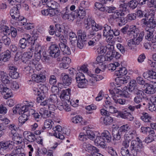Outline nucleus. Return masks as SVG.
<instances>
[{
  "label": "nucleus",
  "instance_id": "49",
  "mask_svg": "<svg viewBox=\"0 0 156 156\" xmlns=\"http://www.w3.org/2000/svg\"><path fill=\"white\" fill-rule=\"evenodd\" d=\"M91 78L88 81V84L93 85L97 81V78L96 77V74H92L91 75Z\"/></svg>",
  "mask_w": 156,
  "mask_h": 156
},
{
  "label": "nucleus",
  "instance_id": "29",
  "mask_svg": "<svg viewBox=\"0 0 156 156\" xmlns=\"http://www.w3.org/2000/svg\"><path fill=\"white\" fill-rule=\"evenodd\" d=\"M126 46L128 47L129 49L133 51L136 50V44H135L134 41L133 39H130L128 41Z\"/></svg>",
  "mask_w": 156,
  "mask_h": 156
},
{
  "label": "nucleus",
  "instance_id": "45",
  "mask_svg": "<svg viewBox=\"0 0 156 156\" xmlns=\"http://www.w3.org/2000/svg\"><path fill=\"white\" fill-rule=\"evenodd\" d=\"M2 40L3 43L6 46H9L11 42L10 39L7 36H3L2 38Z\"/></svg>",
  "mask_w": 156,
  "mask_h": 156
},
{
  "label": "nucleus",
  "instance_id": "15",
  "mask_svg": "<svg viewBox=\"0 0 156 156\" xmlns=\"http://www.w3.org/2000/svg\"><path fill=\"white\" fill-rule=\"evenodd\" d=\"M75 12L76 14V15L77 17L81 19L84 18L86 14L85 9L83 7H79V10H77V12Z\"/></svg>",
  "mask_w": 156,
  "mask_h": 156
},
{
  "label": "nucleus",
  "instance_id": "41",
  "mask_svg": "<svg viewBox=\"0 0 156 156\" xmlns=\"http://www.w3.org/2000/svg\"><path fill=\"white\" fill-rule=\"evenodd\" d=\"M149 30L147 31V36H145V39L150 40L153 38L154 36L153 33L154 31V29H148Z\"/></svg>",
  "mask_w": 156,
  "mask_h": 156
},
{
  "label": "nucleus",
  "instance_id": "20",
  "mask_svg": "<svg viewBox=\"0 0 156 156\" xmlns=\"http://www.w3.org/2000/svg\"><path fill=\"white\" fill-rule=\"evenodd\" d=\"M104 29L103 30V36L104 37H107L108 36L110 35L111 32L112 30V28L108 26V24H106L104 25Z\"/></svg>",
  "mask_w": 156,
  "mask_h": 156
},
{
  "label": "nucleus",
  "instance_id": "51",
  "mask_svg": "<svg viewBox=\"0 0 156 156\" xmlns=\"http://www.w3.org/2000/svg\"><path fill=\"white\" fill-rule=\"evenodd\" d=\"M119 26L124 25L126 22L123 17H121L115 20Z\"/></svg>",
  "mask_w": 156,
  "mask_h": 156
},
{
  "label": "nucleus",
  "instance_id": "13",
  "mask_svg": "<svg viewBox=\"0 0 156 156\" xmlns=\"http://www.w3.org/2000/svg\"><path fill=\"white\" fill-rule=\"evenodd\" d=\"M102 139L105 142L109 143L112 141L111 134L107 130H105L101 134Z\"/></svg>",
  "mask_w": 156,
  "mask_h": 156
},
{
  "label": "nucleus",
  "instance_id": "55",
  "mask_svg": "<svg viewBox=\"0 0 156 156\" xmlns=\"http://www.w3.org/2000/svg\"><path fill=\"white\" fill-rule=\"evenodd\" d=\"M24 37L22 38V39L25 40L26 41L29 43H32L33 41L32 38L31 37L30 35L28 34H25L24 35Z\"/></svg>",
  "mask_w": 156,
  "mask_h": 156
},
{
  "label": "nucleus",
  "instance_id": "27",
  "mask_svg": "<svg viewBox=\"0 0 156 156\" xmlns=\"http://www.w3.org/2000/svg\"><path fill=\"white\" fill-rule=\"evenodd\" d=\"M62 81L64 84L67 86L70 84L72 82L70 77H69L68 75L65 74H62Z\"/></svg>",
  "mask_w": 156,
  "mask_h": 156
},
{
  "label": "nucleus",
  "instance_id": "1",
  "mask_svg": "<svg viewBox=\"0 0 156 156\" xmlns=\"http://www.w3.org/2000/svg\"><path fill=\"white\" fill-rule=\"evenodd\" d=\"M127 71L125 67L120 68L115 72V74L117 76H124L117 77L115 79V81L117 84L122 85L127 83L130 81V77L129 76H125L127 73Z\"/></svg>",
  "mask_w": 156,
  "mask_h": 156
},
{
  "label": "nucleus",
  "instance_id": "34",
  "mask_svg": "<svg viewBox=\"0 0 156 156\" xmlns=\"http://www.w3.org/2000/svg\"><path fill=\"white\" fill-rule=\"evenodd\" d=\"M3 94L5 93L4 94V98L5 99H7L10 97H11L12 95V92L11 90L8 88L5 87L3 92Z\"/></svg>",
  "mask_w": 156,
  "mask_h": 156
},
{
  "label": "nucleus",
  "instance_id": "42",
  "mask_svg": "<svg viewBox=\"0 0 156 156\" xmlns=\"http://www.w3.org/2000/svg\"><path fill=\"white\" fill-rule=\"evenodd\" d=\"M20 149H14L11 152L10 154H5L4 156H20L19 155V154L20 153Z\"/></svg>",
  "mask_w": 156,
  "mask_h": 156
},
{
  "label": "nucleus",
  "instance_id": "61",
  "mask_svg": "<svg viewBox=\"0 0 156 156\" xmlns=\"http://www.w3.org/2000/svg\"><path fill=\"white\" fill-rule=\"evenodd\" d=\"M56 77L54 75H51L50 77L49 82L50 84L54 85L56 83Z\"/></svg>",
  "mask_w": 156,
  "mask_h": 156
},
{
  "label": "nucleus",
  "instance_id": "22",
  "mask_svg": "<svg viewBox=\"0 0 156 156\" xmlns=\"http://www.w3.org/2000/svg\"><path fill=\"white\" fill-rule=\"evenodd\" d=\"M69 39L73 46L76 45V41L78 40L76 34L73 32H71L69 33Z\"/></svg>",
  "mask_w": 156,
  "mask_h": 156
},
{
  "label": "nucleus",
  "instance_id": "14",
  "mask_svg": "<svg viewBox=\"0 0 156 156\" xmlns=\"http://www.w3.org/2000/svg\"><path fill=\"white\" fill-rule=\"evenodd\" d=\"M45 78V76L42 74L39 75L34 74L32 76V80L37 83L44 80Z\"/></svg>",
  "mask_w": 156,
  "mask_h": 156
},
{
  "label": "nucleus",
  "instance_id": "21",
  "mask_svg": "<svg viewBox=\"0 0 156 156\" xmlns=\"http://www.w3.org/2000/svg\"><path fill=\"white\" fill-rule=\"evenodd\" d=\"M101 122L105 125H109L113 121V119L110 116H107L105 117H101L100 119Z\"/></svg>",
  "mask_w": 156,
  "mask_h": 156
},
{
  "label": "nucleus",
  "instance_id": "30",
  "mask_svg": "<svg viewBox=\"0 0 156 156\" xmlns=\"http://www.w3.org/2000/svg\"><path fill=\"white\" fill-rule=\"evenodd\" d=\"M136 132V131L133 130L130 131L128 133H125L124 135L125 139L131 141L135 136Z\"/></svg>",
  "mask_w": 156,
  "mask_h": 156
},
{
  "label": "nucleus",
  "instance_id": "25",
  "mask_svg": "<svg viewBox=\"0 0 156 156\" xmlns=\"http://www.w3.org/2000/svg\"><path fill=\"white\" fill-rule=\"evenodd\" d=\"M42 50L41 46L39 44H36L35 48V56L38 59H40L41 58V52Z\"/></svg>",
  "mask_w": 156,
  "mask_h": 156
},
{
  "label": "nucleus",
  "instance_id": "6",
  "mask_svg": "<svg viewBox=\"0 0 156 156\" xmlns=\"http://www.w3.org/2000/svg\"><path fill=\"white\" fill-rule=\"evenodd\" d=\"M49 48L50 54L52 57L55 58L59 55L60 51L58 46L57 44H51Z\"/></svg>",
  "mask_w": 156,
  "mask_h": 156
},
{
  "label": "nucleus",
  "instance_id": "33",
  "mask_svg": "<svg viewBox=\"0 0 156 156\" xmlns=\"http://www.w3.org/2000/svg\"><path fill=\"white\" fill-rule=\"evenodd\" d=\"M129 91L132 92V90L138 87V85L135 80H131L129 83Z\"/></svg>",
  "mask_w": 156,
  "mask_h": 156
},
{
  "label": "nucleus",
  "instance_id": "47",
  "mask_svg": "<svg viewBox=\"0 0 156 156\" xmlns=\"http://www.w3.org/2000/svg\"><path fill=\"white\" fill-rule=\"evenodd\" d=\"M132 92L136 96H143L144 93L143 91L139 88V87L132 90Z\"/></svg>",
  "mask_w": 156,
  "mask_h": 156
},
{
  "label": "nucleus",
  "instance_id": "44",
  "mask_svg": "<svg viewBox=\"0 0 156 156\" xmlns=\"http://www.w3.org/2000/svg\"><path fill=\"white\" fill-rule=\"evenodd\" d=\"M37 59H33L32 60L30 61L28 63V66L31 68H35L36 66L37 65L38 63V61Z\"/></svg>",
  "mask_w": 156,
  "mask_h": 156
},
{
  "label": "nucleus",
  "instance_id": "50",
  "mask_svg": "<svg viewBox=\"0 0 156 156\" xmlns=\"http://www.w3.org/2000/svg\"><path fill=\"white\" fill-rule=\"evenodd\" d=\"M86 41H84L83 38L78 39L76 41V44L78 48L80 49H82L84 46L83 43Z\"/></svg>",
  "mask_w": 156,
  "mask_h": 156
},
{
  "label": "nucleus",
  "instance_id": "7",
  "mask_svg": "<svg viewBox=\"0 0 156 156\" xmlns=\"http://www.w3.org/2000/svg\"><path fill=\"white\" fill-rule=\"evenodd\" d=\"M144 146L143 145L131 144L130 148L134 156H136L137 154L144 151Z\"/></svg>",
  "mask_w": 156,
  "mask_h": 156
},
{
  "label": "nucleus",
  "instance_id": "12",
  "mask_svg": "<svg viewBox=\"0 0 156 156\" xmlns=\"http://www.w3.org/2000/svg\"><path fill=\"white\" fill-rule=\"evenodd\" d=\"M126 12L121 10H116L110 15V18L115 20L121 17H123L126 15Z\"/></svg>",
  "mask_w": 156,
  "mask_h": 156
},
{
  "label": "nucleus",
  "instance_id": "23",
  "mask_svg": "<svg viewBox=\"0 0 156 156\" xmlns=\"http://www.w3.org/2000/svg\"><path fill=\"white\" fill-rule=\"evenodd\" d=\"M147 87L146 88L145 92L148 94H152L155 93V89L154 87L155 86L154 84V83H152L151 84L146 83Z\"/></svg>",
  "mask_w": 156,
  "mask_h": 156
},
{
  "label": "nucleus",
  "instance_id": "64",
  "mask_svg": "<svg viewBox=\"0 0 156 156\" xmlns=\"http://www.w3.org/2000/svg\"><path fill=\"white\" fill-rule=\"evenodd\" d=\"M48 100H49V102H51V103L53 104L56 102L57 101L56 96L55 94L51 95Z\"/></svg>",
  "mask_w": 156,
  "mask_h": 156
},
{
  "label": "nucleus",
  "instance_id": "10",
  "mask_svg": "<svg viewBox=\"0 0 156 156\" xmlns=\"http://www.w3.org/2000/svg\"><path fill=\"white\" fill-rule=\"evenodd\" d=\"M139 32L138 28H137L135 25H132L130 27L129 30L127 32V34L131 37H136L139 34Z\"/></svg>",
  "mask_w": 156,
  "mask_h": 156
},
{
  "label": "nucleus",
  "instance_id": "63",
  "mask_svg": "<svg viewBox=\"0 0 156 156\" xmlns=\"http://www.w3.org/2000/svg\"><path fill=\"white\" fill-rule=\"evenodd\" d=\"M144 98V96H136L134 98L133 101L136 103L139 104L141 101Z\"/></svg>",
  "mask_w": 156,
  "mask_h": 156
},
{
  "label": "nucleus",
  "instance_id": "35",
  "mask_svg": "<svg viewBox=\"0 0 156 156\" xmlns=\"http://www.w3.org/2000/svg\"><path fill=\"white\" fill-rule=\"evenodd\" d=\"M141 119L145 122H150L151 117L148 113L143 112L141 116Z\"/></svg>",
  "mask_w": 156,
  "mask_h": 156
},
{
  "label": "nucleus",
  "instance_id": "56",
  "mask_svg": "<svg viewBox=\"0 0 156 156\" xmlns=\"http://www.w3.org/2000/svg\"><path fill=\"white\" fill-rule=\"evenodd\" d=\"M107 151L112 156H118L116 152L112 147H108L107 148Z\"/></svg>",
  "mask_w": 156,
  "mask_h": 156
},
{
  "label": "nucleus",
  "instance_id": "8",
  "mask_svg": "<svg viewBox=\"0 0 156 156\" xmlns=\"http://www.w3.org/2000/svg\"><path fill=\"white\" fill-rule=\"evenodd\" d=\"M71 90L69 88L63 90L60 95L61 98L65 100L66 103L69 102Z\"/></svg>",
  "mask_w": 156,
  "mask_h": 156
},
{
  "label": "nucleus",
  "instance_id": "48",
  "mask_svg": "<svg viewBox=\"0 0 156 156\" xmlns=\"http://www.w3.org/2000/svg\"><path fill=\"white\" fill-rule=\"evenodd\" d=\"M138 5L137 0H132L128 3V5L130 8L133 9L135 8Z\"/></svg>",
  "mask_w": 156,
  "mask_h": 156
},
{
  "label": "nucleus",
  "instance_id": "62",
  "mask_svg": "<svg viewBox=\"0 0 156 156\" xmlns=\"http://www.w3.org/2000/svg\"><path fill=\"white\" fill-rule=\"evenodd\" d=\"M106 108L108 110L109 113L110 112L111 113H116L118 112L117 109L112 106V105L108 106H106Z\"/></svg>",
  "mask_w": 156,
  "mask_h": 156
},
{
  "label": "nucleus",
  "instance_id": "40",
  "mask_svg": "<svg viewBox=\"0 0 156 156\" xmlns=\"http://www.w3.org/2000/svg\"><path fill=\"white\" fill-rule=\"evenodd\" d=\"M52 121L51 119L46 120L44 123V126L42 127L43 130L47 128H51L52 127Z\"/></svg>",
  "mask_w": 156,
  "mask_h": 156
},
{
  "label": "nucleus",
  "instance_id": "9",
  "mask_svg": "<svg viewBox=\"0 0 156 156\" xmlns=\"http://www.w3.org/2000/svg\"><path fill=\"white\" fill-rule=\"evenodd\" d=\"M83 147L89 153H97L99 151V150L96 147L87 142L83 143Z\"/></svg>",
  "mask_w": 156,
  "mask_h": 156
},
{
  "label": "nucleus",
  "instance_id": "59",
  "mask_svg": "<svg viewBox=\"0 0 156 156\" xmlns=\"http://www.w3.org/2000/svg\"><path fill=\"white\" fill-rule=\"evenodd\" d=\"M95 23L94 21L91 19V18L88 17L87 19H85L84 21V23L88 25L90 27V25L94 24Z\"/></svg>",
  "mask_w": 156,
  "mask_h": 156
},
{
  "label": "nucleus",
  "instance_id": "26",
  "mask_svg": "<svg viewBox=\"0 0 156 156\" xmlns=\"http://www.w3.org/2000/svg\"><path fill=\"white\" fill-rule=\"evenodd\" d=\"M22 115L19 118V122L22 124H24L28 119V117L30 115L29 112H26L25 113L21 114Z\"/></svg>",
  "mask_w": 156,
  "mask_h": 156
},
{
  "label": "nucleus",
  "instance_id": "4",
  "mask_svg": "<svg viewBox=\"0 0 156 156\" xmlns=\"http://www.w3.org/2000/svg\"><path fill=\"white\" fill-rule=\"evenodd\" d=\"M131 129L130 126L128 124L123 125L119 128L118 130L116 135H113L114 139L119 140L121 138V136L124 133H126Z\"/></svg>",
  "mask_w": 156,
  "mask_h": 156
},
{
  "label": "nucleus",
  "instance_id": "36",
  "mask_svg": "<svg viewBox=\"0 0 156 156\" xmlns=\"http://www.w3.org/2000/svg\"><path fill=\"white\" fill-rule=\"evenodd\" d=\"M113 99L114 101V102L116 104H119L120 105H124L126 102V100L123 99L118 98L116 96H113Z\"/></svg>",
  "mask_w": 156,
  "mask_h": 156
},
{
  "label": "nucleus",
  "instance_id": "28",
  "mask_svg": "<svg viewBox=\"0 0 156 156\" xmlns=\"http://www.w3.org/2000/svg\"><path fill=\"white\" fill-rule=\"evenodd\" d=\"M39 113L44 118H48L51 115L50 112L44 108H41L40 110Z\"/></svg>",
  "mask_w": 156,
  "mask_h": 156
},
{
  "label": "nucleus",
  "instance_id": "3",
  "mask_svg": "<svg viewBox=\"0 0 156 156\" xmlns=\"http://www.w3.org/2000/svg\"><path fill=\"white\" fill-rule=\"evenodd\" d=\"M14 143L10 140H3L0 142V154L4 155L5 154L4 150L7 151H10L13 148Z\"/></svg>",
  "mask_w": 156,
  "mask_h": 156
},
{
  "label": "nucleus",
  "instance_id": "24",
  "mask_svg": "<svg viewBox=\"0 0 156 156\" xmlns=\"http://www.w3.org/2000/svg\"><path fill=\"white\" fill-rule=\"evenodd\" d=\"M11 52L8 50H7L2 52L1 54V55L3 61L6 62L9 61L11 57Z\"/></svg>",
  "mask_w": 156,
  "mask_h": 156
},
{
  "label": "nucleus",
  "instance_id": "58",
  "mask_svg": "<svg viewBox=\"0 0 156 156\" xmlns=\"http://www.w3.org/2000/svg\"><path fill=\"white\" fill-rule=\"evenodd\" d=\"M75 11L71 12L70 13L68 14V15H66V16L63 17V18L64 19H69L71 20L72 19L75 18V16H76L75 14Z\"/></svg>",
  "mask_w": 156,
  "mask_h": 156
},
{
  "label": "nucleus",
  "instance_id": "18",
  "mask_svg": "<svg viewBox=\"0 0 156 156\" xmlns=\"http://www.w3.org/2000/svg\"><path fill=\"white\" fill-rule=\"evenodd\" d=\"M120 117L123 119H127L129 121H132L133 120V117L132 115L129 112L125 111L123 112H119Z\"/></svg>",
  "mask_w": 156,
  "mask_h": 156
},
{
  "label": "nucleus",
  "instance_id": "32",
  "mask_svg": "<svg viewBox=\"0 0 156 156\" xmlns=\"http://www.w3.org/2000/svg\"><path fill=\"white\" fill-rule=\"evenodd\" d=\"M25 139L28 141L31 142L34 141L36 139L35 135L32 133H27V135H25Z\"/></svg>",
  "mask_w": 156,
  "mask_h": 156
},
{
  "label": "nucleus",
  "instance_id": "60",
  "mask_svg": "<svg viewBox=\"0 0 156 156\" xmlns=\"http://www.w3.org/2000/svg\"><path fill=\"white\" fill-rule=\"evenodd\" d=\"M128 91H129V88H127L126 87H124L122 91L123 96L126 98H129L130 96V95Z\"/></svg>",
  "mask_w": 156,
  "mask_h": 156
},
{
  "label": "nucleus",
  "instance_id": "37",
  "mask_svg": "<svg viewBox=\"0 0 156 156\" xmlns=\"http://www.w3.org/2000/svg\"><path fill=\"white\" fill-rule=\"evenodd\" d=\"M94 29L92 28H90L89 29L86 30L87 33V36L88 38H93V37L96 34V33L94 31Z\"/></svg>",
  "mask_w": 156,
  "mask_h": 156
},
{
  "label": "nucleus",
  "instance_id": "2",
  "mask_svg": "<svg viewBox=\"0 0 156 156\" xmlns=\"http://www.w3.org/2000/svg\"><path fill=\"white\" fill-rule=\"evenodd\" d=\"M106 47L107 53L105 56V60L110 61L114 57L116 59H118L120 57L121 55L119 52L116 51L114 50V45H108L106 46Z\"/></svg>",
  "mask_w": 156,
  "mask_h": 156
},
{
  "label": "nucleus",
  "instance_id": "16",
  "mask_svg": "<svg viewBox=\"0 0 156 156\" xmlns=\"http://www.w3.org/2000/svg\"><path fill=\"white\" fill-rule=\"evenodd\" d=\"M120 117L123 119H127L129 121H132L133 120V117L132 115L129 112L125 111L123 112H119Z\"/></svg>",
  "mask_w": 156,
  "mask_h": 156
},
{
  "label": "nucleus",
  "instance_id": "57",
  "mask_svg": "<svg viewBox=\"0 0 156 156\" xmlns=\"http://www.w3.org/2000/svg\"><path fill=\"white\" fill-rule=\"evenodd\" d=\"M27 42H28L26 41L25 40L21 39L20 41L19 44V46L20 48L23 49H25L27 46Z\"/></svg>",
  "mask_w": 156,
  "mask_h": 156
},
{
  "label": "nucleus",
  "instance_id": "31",
  "mask_svg": "<svg viewBox=\"0 0 156 156\" xmlns=\"http://www.w3.org/2000/svg\"><path fill=\"white\" fill-rule=\"evenodd\" d=\"M156 26V23L155 21L152 17H151L149 19L147 27H148V29H154Z\"/></svg>",
  "mask_w": 156,
  "mask_h": 156
},
{
  "label": "nucleus",
  "instance_id": "53",
  "mask_svg": "<svg viewBox=\"0 0 156 156\" xmlns=\"http://www.w3.org/2000/svg\"><path fill=\"white\" fill-rule=\"evenodd\" d=\"M9 75L13 79H16L19 77V74L16 71H9Z\"/></svg>",
  "mask_w": 156,
  "mask_h": 156
},
{
  "label": "nucleus",
  "instance_id": "43",
  "mask_svg": "<svg viewBox=\"0 0 156 156\" xmlns=\"http://www.w3.org/2000/svg\"><path fill=\"white\" fill-rule=\"evenodd\" d=\"M1 78L4 84H8L9 83V77L8 76V74L5 73Z\"/></svg>",
  "mask_w": 156,
  "mask_h": 156
},
{
  "label": "nucleus",
  "instance_id": "38",
  "mask_svg": "<svg viewBox=\"0 0 156 156\" xmlns=\"http://www.w3.org/2000/svg\"><path fill=\"white\" fill-rule=\"evenodd\" d=\"M58 3L54 1H50L47 3L48 6L52 9H56L57 8Z\"/></svg>",
  "mask_w": 156,
  "mask_h": 156
},
{
  "label": "nucleus",
  "instance_id": "46",
  "mask_svg": "<svg viewBox=\"0 0 156 156\" xmlns=\"http://www.w3.org/2000/svg\"><path fill=\"white\" fill-rule=\"evenodd\" d=\"M76 79L77 83L83 80L86 79L84 75L80 72L78 73H77L76 74Z\"/></svg>",
  "mask_w": 156,
  "mask_h": 156
},
{
  "label": "nucleus",
  "instance_id": "39",
  "mask_svg": "<svg viewBox=\"0 0 156 156\" xmlns=\"http://www.w3.org/2000/svg\"><path fill=\"white\" fill-rule=\"evenodd\" d=\"M77 83L78 87L81 88L86 87L88 85V80L86 79L80 81Z\"/></svg>",
  "mask_w": 156,
  "mask_h": 156
},
{
  "label": "nucleus",
  "instance_id": "52",
  "mask_svg": "<svg viewBox=\"0 0 156 156\" xmlns=\"http://www.w3.org/2000/svg\"><path fill=\"white\" fill-rule=\"evenodd\" d=\"M10 87L14 90H17L19 88V85L18 83L16 81H13L10 84Z\"/></svg>",
  "mask_w": 156,
  "mask_h": 156
},
{
  "label": "nucleus",
  "instance_id": "19",
  "mask_svg": "<svg viewBox=\"0 0 156 156\" xmlns=\"http://www.w3.org/2000/svg\"><path fill=\"white\" fill-rule=\"evenodd\" d=\"M82 118L79 115H76L72 118V122L75 124H78L81 125L85 124V122L82 120Z\"/></svg>",
  "mask_w": 156,
  "mask_h": 156
},
{
  "label": "nucleus",
  "instance_id": "17",
  "mask_svg": "<svg viewBox=\"0 0 156 156\" xmlns=\"http://www.w3.org/2000/svg\"><path fill=\"white\" fill-rule=\"evenodd\" d=\"M120 117L123 119H127L129 121H132L133 120V117L132 115L129 112L125 111L123 112H119Z\"/></svg>",
  "mask_w": 156,
  "mask_h": 156
},
{
  "label": "nucleus",
  "instance_id": "5",
  "mask_svg": "<svg viewBox=\"0 0 156 156\" xmlns=\"http://www.w3.org/2000/svg\"><path fill=\"white\" fill-rule=\"evenodd\" d=\"M21 8V5L20 4H18L13 7L10 12V15L12 18L16 21L20 20V10Z\"/></svg>",
  "mask_w": 156,
  "mask_h": 156
},
{
  "label": "nucleus",
  "instance_id": "54",
  "mask_svg": "<svg viewBox=\"0 0 156 156\" xmlns=\"http://www.w3.org/2000/svg\"><path fill=\"white\" fill-rule=\"evenodd\" d=\"M87 138H89L91 140H93L95 137L94 133L91 130H88L86 131Z\"/></svg>",
  "mask_w": 156,
  "mask_h": 156
},
{
  "label": "nucleus",
  "instance_id": "11",
  "mask_svg": "<svg viewBox=\"0 0 156 156\" xmlns=\"http://www.w3.org/2000/svg\"><path fill=\"white\" fill-rule=\"evenodd\" d=\"M31 45L30 48V51L24 53L23 54V60H24V63H26L29 59H31L33 55L34 47Z\"/></svg>",
  "mask_w": 156,
  "mask_h": 156
}]
</instances>
